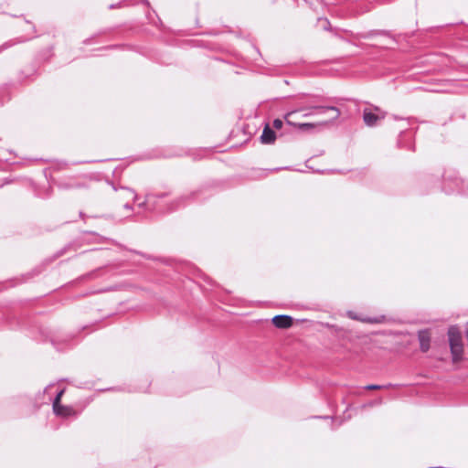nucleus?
Segmentation results:
<instances>
[{
	"label": "nucleus",
	"instance_id": "nucleus-4",
	"mask_svg": "<svg viewBox=\"0 0 468 468\" xmlns=\"http://www.w3.org/2000/svg\"><path fill=\"white\" fill-rule=\"evenodd\" d=\"M272 324L277 328H289L292 324V318L289 315H275L272 318Z\"/></svg>",
	"mask_w": 468,
	"mask_h": 468
},
{
	"label": "nucleus",
	"instance_id": "nucleus-12",
	"mask_svg": "<svg viewBox=\"0 0 468 468\" xmlns=\"http://www.w3.org/2000/svg\"><path fill=\"white\" fill-rule=\"evenodd\" d=\"M319 23L321 24V27L327 29V26H329V21L327 19H319Z\"/></svg>",
	"mask_w": 468,
	"mask_h": 468
},
{
	"label": "nucleus",
	"instance_id": "nucleus-3",
	"mask_svg": "<svg viewBox=\"0 0 468 468\" xmlns=\"http://www.w3.org/2000/svg\"><path fill=\"white\" fill-rule=\"evenodd\" d=\"M376 113L372 112L368 109H365L363 112V119L367 126H374L378 121L383 120L386 117V112L381 111L379 108H375Z\"/></svg>",
	"mask_w": 468,
	"mask_h": 468
},
{
	"label": "nucleus",
	"instance_id": "nucleus-13",
	"mask_svg": "<svg viewBox=\"0 0 468 468\" xmlns=\"http://www.w3.org/2000/svg\"><path fill=\"white\" fill-rule=\"evenodd\" d=\"M367 389H379L381 388V386L378 385H367L366 387Z\"/></svg>",
	"mask_w": 468,
	"mask_h": 468
},
{
	"label": "nucleus",
	"instance_id": "nucleus-8",
	"mask_svg": "<svg viewBox=\"0 0 468 468\" xmlns=\"http://www.w3.org/2000/svg\"><path fill=\"white\" fill-rule=\"evenodd\" d=\"M384 316L379 317H366V318H359L362 322L369 323V324H380L384 321Z\"/></svg>",
	"mask_w": 468,
	"mask_h": 468
},
{
	"label": "nucleus",
	"instance_id": "nucleus-2",
	"mask_svg": "<svg viewBox=\"0 0 468 468\" xmlns=\"http://www.w3.org/2000/svg\"><path fill=\"white\" fill-rule=\"evenodd\" d=\"M449 344L454 362L461 359L463 352V345L461 331L457 326H451L448 330Z\"/></svg>",
	"mask_w": 468,
	"mask_h": 468
},
{
	"label": "nucleus",
	"instance_id": "nucleus-1",
	"mask_svg": "<svg viewBox=\"0 0 468 468\" xmlns=\"http://www.w3.org/2000/svg\"><path fill=\"white\" fill-rule=\"evenodd\" d=\"M314 109H316L318 110L321 113L322 112H324L326 111H330L332 112L334 114L333 116L331 117L330 121H324V122H316V123H313V122H303V123H292L290 120H289V117H291L294 112H296V111H292V112H288L286 115H285V120L287 121V122L289 124H292L294 125L295 127H297L298 129L302 130V131H306V130H309V129H313L314 127H325L327 126L331 122L338 119V117L340 116V111L338 108L336 107H334V106H314L313 107Z\"/></svg>",
	"mask_w": 468,
	"mask_h": 468
},
{
	"label": "nucleus",
	"instance_id": "nucleus-7",
	"mask_svg": "<svg viewBox=\"0 0 468 468\" xmlns=\"http://www.w3.org/2000/svg\"><path fill=\"white\" fill-rule=\"evenodd\" d=\"M55 414L61 417H69L74 414V410L70 407L62 406L59 404V410H54Z\"/></svg>",
	"mask_w": 468,
	"mask_h": 468
},
{
	"label": "nucleus",
	"instance_id": "nucleus-5",
	"mask_svg": "<svg viewBox=\"0 0 468 468\" xmlns=\"http://www.w3.org/2000/svg\"><path fill=\"white\" fill-rule=\"evenodd\" d=\"M419 341H420V347L422 352H427L430 348V342L431 337L428 332L426 331H420L419 332Z\"/></svg>",
	"mask_w": 468,
	"mask_h": 468
},
{
	"label": "nucleus",
	"instance_id": "nucleus-6",
	"mask_svg": "<svg viewBox=\"0 0 468 468\" xmlns=\"http://www.w3.org/2000/svg\"><path fill=\"white\" fill-rule=\"evenodd\" d=\"M275 133L266 125L263 129L261 140L262 144H272L275 141Z\"/></svg>",
	"mask_w": 468,
	"mask_h": 468
},
{
	"label": "nucleus",
	"instance_id": "nucleus-11",
	"mask_svg": "<svg viewBox=\"0 0 468 468\" xmlns=\"http://www.w3.org/2000/svg\"><path fill=\"white\" fill-rule=\"evenodd\" d=\"M273 126L276 128V129H281L282 127V121L279 120V119H276L273 121Z\"/></svg>",
	"mask_w": 468,
	"mask_h": 468
},
{
	"label": "nucleus",
	"instance_id": "nucleus-14",
	"mask_svg": "<svg viewBox=\"0 0 468 468\" xmlns=\"http://www.w3.org/2000/svg\"><path fill=\"white\" fill-rule=\"evenodd\" d=\"M310 115H311V113H310V112H306V113H304V114H303V116H304V117H308V116H310Z\"/></svg>",
	"mask_w": 468,
	"mask_h": 468
},
{
	"label": "nucleus",
	"instance_id": "nucleus-9",
	"mask_svg": "<svg viewBox=\"0 0 468 468\" xmlns=\"http://www.w3.org/2000/svg\"><path fill=\"white\" fill-rule=\"evenodd\" d=\"M63 393H64V390L62 389L57 394L56 398L54 399L53 410H59L60 399H61Z\"/></svg>",
	"mask_w": 468,
	"mask_h": 468
},
{
	"label": "nucleus",
	"instance_id": "nucleus-10",
	"mask_svg": "<svg viewBox=\"0 0 468 468\" xmlns=\"http://www.w3.org/2000/svg\"><path fill=\"white\" fill-rule=\"evenodd\" d=\"M63 393H64V390L62 389L57 394L56 398L54 399L53 410H59L60 399H61Z\"/></svg>",
	"mask_w": 468,
	"mask_h": 468
}]
</instances>
